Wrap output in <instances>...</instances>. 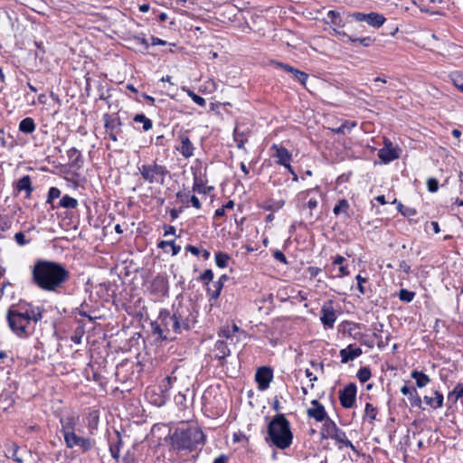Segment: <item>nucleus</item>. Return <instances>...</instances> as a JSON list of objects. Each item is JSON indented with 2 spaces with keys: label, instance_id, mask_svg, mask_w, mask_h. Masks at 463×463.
<instances>
[{
  "label": "nucleus",
  "instance_id": "393cba45",
  "mask_svg": "<svg viewBox=\"0 0 463 463\" xmlns=\"http://www.w3.org/2000/svg\"><path fill=\"white\" fill-rule=\"evenodd\" d=\"M338 429L339 428L335 422L328 417L323 421L322 435L323 437L331 438L338 430Z\"/></svg>",
  "mask_w": 463,
  "mask_h": 463
},
{
  "label": "nucleus",
  "instance_id": "338daca9",
  "mask_svg": "<svg viewBox=\"0 0 463 463\" xmlns=\"http://www.w3.org/2000/svg\"><path fill=\"white\" fill-rule=\"evenodd\" d=\"M185 250L191 252L193 255L195 256H198L201 253L199 248L190 244L185 246Z\"/></svg>",
  "mask_w": 463,
  "mask_h": 463
},
{
  "label": "nucleus",
  "instance_id": "9b49d317",
  "mask_svg": "<svg viewBox=\"0 0 463 463\" xmlns=\"http://www.w3.org/2000/svg\"><path fill=\"white\" fill-rule=\"evenodd\" d=\"M158 321L162 323L168 335L175 336L176 334L181 333L175 320H174V315L169 310H161L158 316Z\"/></svg>",
  "mask_w": 463,
  "mask_h": 463
},
{
  "label": "nucleus",
  "instance_id": "a211bd4d",
  "mask_svg": "<svg viewBox=\"0 0 463 463\" xmlns=\"http://www.w3.org/2000/svg\"><path fill=\"white\" fill-rule=\"evenodd\" d=\"M151 292L156 297H164L168 292V281L162 275L156 276L151 282Z\"/></svg>",
  "mask_w": 463,
  "mask_h": 463
},
{
  "label": "nucleus",
  "instance_id": "f8f14e48",
  "mask_svg": "<svg viewBox=\"0 0 463 463\" xmlns=\"http://www.w3.org/2000/svg\"><path fill=\"white\" fill-rule=\"evenodd\" d=\"M335 310L333 307V302H326L321 307L320 321L325 328H333L336 320Z\"/></svg>",
  "mask_w": 463,
  "mask_h": 463
},
{
  "label": "nucleus",
  "instance_id": "a878e982",
  "mask_svg": "<svg viewBox=\"0 0 463 463\" xmlns=\"http://www.w3.org/2000/svg\"><path fill=\"white\" fill-rule=\"evenodd\" d=\"M121 447H122V439H121L119 433L117 431L116 432V440L115 441L111 440L109 442V451H110L111 457L113 458H115L116 460H118V458H119Z\"/></svg>",
  "mask_w": 463,
  "mask_h": 463
},
{
  "label": "nucleus",
  "instance_id": "0eeeda50",
  "mask_svg": "<svg viewBox=\"0 0 463 463\" xmlns=\"http://www.w3.org/2000/svg\"><path fill=\"white\" fill-rule=\"evenodd\" d=\"M172 380L171 376H167L165 379V383H163L159 387L146 390V395L152 404L161 407L166 403L169 398L168 391L171 388Z\"/></svg>",
  "mask_w": 463,
  "mask_h": 463
},
{
  "label": "nucleus",
  "instance_id": "9d476101",
  "mask_svg": "<svg viewBox=\"0 0 463 463\" xmlns=\"http://www.w3.org/2000/svg\"><path fill=\"white\" fill-rule=\"evenodd\" d=\"M356 398V385L350 383L339 391V400L341 405L345 409L353 408Z\"/></svg>",
  "mask_w": 463,
  "mask_h": 463
},
{
  "label": "nucleus",
  "instance_id": "c03bdc74",
  "mask_svg": "<svg viewBox=\"0 0 463 463\" xmlns=\"http://www.w3.org/2000/svg\"><path fill=\"white\" fill-rule=\"evenodd\" d=\"M18 450L19 447L16 444H12V446L7 449L8 457L17 463H23V458L18 456Z\"/></svg>",
  "mask_w": 463,
  "mask_h": 463
},
{
  "label": "nucleus",
  "instance_id": "6ab92c4d",
  "mask_svg": "<svg viewBox=\"0 0 463 463\" xmlns=\"http://www.w3.org/2000/svg\"><path fill=\"white\" fill-rule=\"evenodd\" d=\"M178 139L180 141V145L176 147V149L184 158L192 157L194 156L195 147L191 142L189 137L185 133H182L178 136Z\"/></svg>",
  "mask_w": 463,
  "mask_h": 463
},
{
  "label": "nucleus",
  "instance_id": "e2e57ef3",
  "mask_svg": "<svg viewBox=\"0 0 463 463\" xmlns=\"http://www.w3.org/2000/svg\"><path fill=\"white\" fill-rule=\"evenodd\" d=\"M194 191H196L198 193H205L202 180L197 178L196 176L194 177Z\"/></svg>",
  "mask_w": 463,
  "mask_h": 463
},
{
  "label": "nucleus",
  "instance_id": "8fccbe9b",
  "mask_svg": "<svg viewBox=\"0 0 463 463\" xmlns=\"http://www.w3.org/2000/svg\"><path fill=\"white\" fill-rule=\"evenodd\" d=\"M355 126H356L355 121H345L339 128H337L335 131L338 134H345V130L350 131Z\"/></svg>",
  "mask_w": 463,
  "mask_h": 463
},
{
  "label": "nucleus",
  "instance_id": "69168bd1",
  "mask_svg": "<svg viewBox=\"0 0 463 463\" xmlns=\"http://www.w3.org/2000/svg\"><path fill=\"white\" fill-rule=\"evenodd\" d=\"M366 14H367L355 12V13H353L351 14V16L358 22H364V21L366 22Z\"/></svg>",
  "mask_w": 463,
  "mask_h": 463
},
{
  "label": "nucleus",
  "instance_id": "7ed1b4c3",
  "mask_svg": "<svg viewBox=\"0 0 463 463\" xmlns=\"http://www.w3.org/2000/svg\"><path fill=\"white\" fill-rule=\"evenodd\" d=\"M8 326L12 332L20 338H27L33 332V326L30 325L27 311H24V306L18 307H12L6 314Z\"/></svg>",
  "mask_w": 463,
  "mask_h": 463
},
{
  "label": "nucleus",
  "instance_id": "20e7f679",
  "mask_svg": "<svg viewBox=\"0 0 463 463\" xmlns=\"http://www.w3.org/2000/svg\"><path fill=\"white\" fill-rule=\"evenodd\" d=\"M137 169L144 182L151 185H164L166 176L169 175L166 166L159 165L156 161L138 165Z\"/></svg>",
  "mask_w": 463,
  "mask_h": 463
},
{
  "label": "nucleus",
  "instance_id": "412c9836",
  "mask_svg": "<svg viewBox=\"0 0 463 463\" xmlns=\"http://www.w3.org/2000/svg\"><path fill=\"white\" fill-rule=\"evenodd\" d=\"M121 121L118 118H112L111 116H105V129L106 133H117L119 134L121 132Z\"/></svg>",
  "mask_w": 463,
  "mask_h": 463
},
{
  "label": "nucleus",
  "instance_id": "5701e85b",
  "mask_svg": "<svg viewBox=\"0 0 463 463\" xmlns=\"http://www.w3.org/2000/svg\"><path fill=\"white\" fill-rule=\"evenodd\" d=\"M433 393L435 395L434 398L425 395L423 401L432 409L441 408L444 401L443 394L439 391H434Z\"/></svg>",
  "mask_w": 463,
  "mask_h": 463
},
{
  "label": "nucleus",
  "instance_id": "3c124183",
  "mask_svg": "<svg viewBox=\"0 0 463 463\" xmlns=\"http://www.w3.org/2000/svg\"><path fill=\"white\" fill-rule=\"evenodd\" d=\"M409 399L411 401V406L421 408L422 400L419 396L416 389H413V392H411V395L409 396Z\"/></svg>",
  "mask_w": 463,
  "mask_h": 463
},
{
  "label": "nucleus",
  "instance_id": "603ef678",
  "mask_svg": "<svg viewBox=\"0 0 463 463\" xmlns=\"http://www.w3.org/2000/svg\"><path fill=\"white\" fill-rule=\"evenodd\" d=\"M292 74L294 78L298 80L303 86L306 85L308 79V75L306 72L296 69Z\"/></svg>",
  "mask_w": 463,
  "mask_h": 463
},
{
  "label": "nucleus",
  "instance_id": "6e6552de",
  "mask_svg": "<svg viewBox=\"0 0 463 463\" xmlns=\"http://www.w3.org/2000/svg\"><path fill=\"white\" fill-rule=\"evenodd\" d=\"M63 439L66 448L73 449L78 447L82 453L90 451L95 443L94 440L90 438L77 435L76 431L63 436Z\"/></svg>",
  "mask_w": 463,
  "mask_h": 463
},
{
  "label": "nucleus",
  "instance_id": "473e14b6",
  "mask_svg": "<svg viewBox=\"0 0 463 463\" xmlns=\"http://www.w3.org/2000/svg\"><path fill=\"white\" fill-rule=\"evenodd\" d=\"M35 123L32 118H25L19 123V130L24 134H31L35 130Z\"/></svg>",
  "mask_w": 463,
  "mask_h": 463
},
{
  "label": "nucleus",
  "instance_id": "aec40b11",
  "mask_svg": "<svg viewBox=\"0 0 463 463\" xmlns=\"http://www.w3.org/2000/svg\"><path fill=\"white\" fill-rule=\"evenodd\" d=\"M362 354V349L360 347H354L353 345H349L347 347L341 349L339 352L342 364H346L350 361H354Z\"/></svg>",
  "mask_w": 463,
  "mask_h": 463
},
{
  "label": "nucleus",
  "instance_id": "79ce46f5",
  "mask_svg": "<svg viewBox=\"0 0 463 463\" xmlns=\"http://www.w3.org/2000/svg\"><path fill=\"white\" fill-rule=\"evenodd\" d=\"M166 246H171L172 255H177L181 250V246L175 245L174 241H162L158 243V248L165 249Z\"/></svg>",
  "mask_w": 463,
  "mask_h": 463
},
{
  "label": "nucleus",
  "instance_id": "39448f33",
  "mask_svg": "<svg viewBox=\"0 0 463 463\" xmlns=\"http://www.w3.org/2000/svg\"><path fill=\"white\" fill-rule=\"evenodd\" d=\"M172 314L181 332L183 330H189L195 323L194 307L191 304H185L182 301L174 303L172 306Z\"/></svg>",
  "mask_w": 463,
  "mask_h": 463
},
{
  "label": "nucleus",
  "instance_id": "2f4dec72",
  "mask_svg": "<svg viewBox=\"0 0 463 463\" xmlns=\"http://www.w3.org/2000/svg\"><path fill=\"white\" fill-rule=\"evenodd\" d=\"M350 204L346 199H341L338 203L334 207L333 213L335 215L344 214L345 217H350L348 213Z\"/></svg>",
  "mask_w": 463,
  "mask_h": 463
},
{
  "label": "nucleus",
  "instance_id": "f03ea898",
  "mask_svg": "<svg viewBox=\"0 0 463 463\" xmlns=\"http://www.w3.org/2000/svg\"><path fill=\"white\" fill-rule=\"evenodd\" d=\"M274 446L279 449H286L292 444L293 434L290 423L284 414H277L268 425V437Z\"/></svg>",
  "mask_w": 463,
  "mask_h": 463
},
{
  "label": "nucleus",
  "instance_id": "0e129e2a",
  "mask_svg": "<svg viewBox=\"0 0 463 463\" xmlns=\"http://www.w3.org/2000/svg\"><path fill=\"white\" fill-rule=\"evenodd\" d=\"M274 64L276 65V67L281 68L282 70H284L285 71L289 72V73H293L296 70L292 66L286 64V63L275 62Z\"/></svg>",
  "mask_w": 463,
  "mask_h": 463
},
{
  "label": "nucleus",
  "instance_id": "e433bc0d",
  "mask_svg": "<svg viewBox=\"0 0 463 463\" xmlns=\"http://www.w3.org/2000/svg\"><path fill=\"white\" fill-rule=\"evenodd\" d=\"M133 120L137 123H142L144 131H148L149 129L152 128V120L146 118L144 114H137L134 117Z\"/></svg>",
  "mask_w": 463,
  "mask_h": 463
},
{
  "label": "nucleus",
  "instance_id": "cd10ccee",
  "mask_svg": "<svg viewBox=\"0 0 463 463\" xmlns=\"http://www.w3.org/2000/svg\"><path fill=\"white\" fill-rule=\"evenodd\" d=\"M154 335H157L162 340H173L175 335H168L161 322L157 321L151 324Z\"/></svg>",
  "mask_w": 463,
  "mask_h": 463
},
{
  "label": "nucleus",
  "instance_id": "4c0bfd02",
  "mask_svg": "<svg viewBox=\"0 0 463 463\" xmlns=\"http://www.w3.org/2000/svg\"><path fill=\"white\" fill-rule=\"evenodd\" d=\"M231 260L230 255L224 252H217L215 253V262L219 268H226Z\"/></svg>",
  "mask_w": 463,
  "mask_h": 463
},
{
  "label": "nucleus",
  "instance_id": "680f3d73",
  "mask_svg": "<svg viewBox=\"0 0 463 463\" xmlns=\"http://www.w3.org/2000/svg\"><path fill=\"white\" fill-rule=\"evenodd\" d=\"M356 280H357V288H358V290L361 294H364L365 293V288L364 287V283L366 282V279L365 278H363L361 275H357L355 277Z\"/></svg>",
  "mask_w": 463,
  "mask_h": 463
},
{
  "label": "nucleus",
  "instance_id": "c9c22d12",
  "mask_svg": "<svg viewBox=\"0 0 463 463\" xmlns=\"http://www.w3.org/2000/svg\"><path fill=\"white\" fill-rule=\"evenodd\" d=\"M59 205L66 209H74L78 205V201L75 198L66 194L61 197V199L59 202Z\"/></svg>",
  "mask_w": 463,
  "mask_h": 463
},
{
  "label": "nucleus",
  "instance_id": "1a4fd4ad",
  "mask_svg": "<svg viewBox=\"0 0 463 463\" xmlns=\"http://www.w3.org/2000/svg\"><path fill=\"white\" fill-rule=\"evenodd\" d=\"M314 192H320L319 186H316L315 188L307 189L305 191L299 192L297 195L298 208L300 211H304L307 208L309 209L310 217H312V211L316 209L318 205V200L315 197H311L307 201L309 194Z\"/></svg>",
  "mask_w": 463,
  "mask_h": 463
},
{
  "label": "nucleus",
  "instance_id": "6e6d98bb",
  "mask_svg": "<svg viewBox=\"0 0 463 463\" xmlns=\"http://www.w3.org/2000/svg\"><path fill=\"white\" fill-rule=\"evenodd\" d=\"M327 17L331 20V23L335 25H339L341 23L340 14L336 11H329L327 14Z\"/></svg>",
  "mask_w": 463,
  "mask_h": 463
},
{
  "label": "nucleus",
  "instance_id": "f3484780",
  "mask_svg": "<svg viewBox=\"0 0 463 463\" xmlns=\"http://www.w3.org/2000/svg\"><path fill=\"white\" fill-rule=\"evenodd\" d=\"M79 417L72 414L64 415L60 418L61 432L62 436L76 431Z\"/></svg>",
  "mask_w": 463,
  "mask_h": 463
},
{
  "label": "nucleus",
  "instance_id": "09e8293b",
  "mask_svg": "<svg viewBox=\"0 0 463 463\" xmlns=\"http://www.w3.org/2000/svg\"><path fill=\"white\" fill-rule=\"evenodd\" d=\"M365 416L370 419V420H373L376 419L377 409L371 403L367 402L365 404L364 409Z\"/></svg>",
  "mask_w": 463,
  "mask_h": 463
},
{
  "label": "nucleus",
  "instance_id": "b1692460",
  "mask_svg": "<svg viewBox=\"0 0 463 463\" xmlns=\"http://www.w3.org/2000/svg\"><path fill=\"white\" fill-rule=\"evenodd\" d=\"M215 356L219 360H224L231 354V351L228 347V343L223 340H218L215 344Z\"/></svg>",
  "mask_w": 463,
  "mask_h": 463
},
{
  "label": "nucleus",
  "instance_id": "c85d7f7f",
  "mask_svg": "<svg viewBox=\"0 0 463 463\" xmlns=\"http://www.w3.org/2000/svg\"><path fill=\"white\" fill-rule=\"evenodd\" d=\"M68 157L71 161V165L74 167L80 168L82 165V156L80 151L77 148L72 147L67 152Z\"/></svg>",
  "mask_w": 463,
  "mask_h": 463
},
{
  "label": "nucleus",
  "instance_id": "f704fd0d",
  "mask_svg": "<svg viewBox=\"0 0 463 463\" xmlns=\"http://www.w3.org/2000/svg\"><path fill=\"white\" fill-rule=\"evenodd\" d=\"M223 288V284L221 281L213 282L212 286L207 288L208 295L211 298H218L221 291Z\"/></svg>",
  "mask_w": 463,
  "mask_h": 463
},
{
  "label": "nucleus",
  "instance_id": "4be33fe9",
  "mask_svg": "<svg viewBox=\"0 0 463 463\" xmlns=\"http://www.w3.org/2000/svg\"><path fill=\"white\" fill-rule=\"evenodd\" d=\"M15 189L18 192L24 191L26 193V197H30L32 192L33 191L30 176L24 175L22 178H20L15 184Z\"/></svg>",
  "mask_w": 463,
  "mask_h": 463
},
{
  "label": "nucleus",
  "instance_id": "4468645a",
  "mask_svg": "<svg viewBox=\"0 0 463 463\" xmlns=\"http://www.w3.org/2000/svg\"><path fill=\"white\" fill-rule=\"evenodd\" d=\"M379 158L385 164L399 158V149L394 147L390 140L384 141V146L378 151Z\"/></svg>",
  "mask_w": 463,
  "mask_h": 463
},
{
  "label": "nucleus",
  "instance_id": "2eb2a0df",
  "mask_svg": "<svg viewBox=\"0 0 463 463\" xmlns=\"http://www.w3.org/2000/svg\"><path fill=\"white\" fill-rule=\"evenodd\" d=\"M273 378L272 370L269 367H261L257 370L255 374L256 382L258 383L259 390L265 391L269 388L270 382Z\"/></svg>",
  "mask_w": 463,
  "mask_h": 463
},
{
  "label": "nucleus",
  "instance_id": "58836bf2",
  "mask_svg": "<svg viewBox=\"0 0 463 463\" xmlns=\"http://www.w3.org/2000/svg\"><path fill=\"white\" fill-rule=\"evenodd\" d=\"M460 398H463V383H458L448 394V399H452L454 402H456Z\"/></svg>",
  "mask_w": 463,
  "mask_h": 463
},
{
  "label": "nucleus",
  "instance_id": "37998d69",
  "mask_svg": "<svg viewBox=\"0 0 463 463\" xmlns=\"http://www.w3.org/2000/svg\"><path fill=\"white\" fill-rule=\"evenodd\" d=\"M183 90L186 91L187 95L194 100V103L201 107H205L206 100L203 97L195 94L193 90L189 89L183 88Z\"/></svg>",
  "mask_w": 463,
  "mask_h": 463
},
{
  "label": "nucleus",
  "instance_id": "bf43d9fd",
  "mask_svg": "<svg viewBox=\"0 0 463 463\" xmlns=\"http://www.w3.org/2000/svg\"><path fill=\"white\" fill-rule=\"evenodd\" d=\"M132 41L137 44V45H140L143 47V49L145 51L148 50L149 48V44L147 43V41L144 38V37H141V36H134Z\"/></svg>",
  "mask_w": 463,
  "mask_h": 463
},
{
  "label": "nucleus",
  "instance_id": "774afa93",
  "mask_svg": "<svg viewBox=\"0 0 463 463\" xmlns=\"http://www.w3.org/2000/svg\"><path fill=\"white\" fill-rule=\"evenodd\" d=\"M273 256L277 260L282 263H287L286 256L280 250H276Z\"/></svg>",
  "mask_w": 463,
  "mask_h": 463
},
{
  "label": "nucleus",
  "instance_id": "f257e3e1",
  "mask_svg": "<svg viewBox=\"0 0 463 463\" xmlns=\"http://www.w3.org/2000/svg\"><path fill=\"white\" fill-rule=\"evenodd\" d=\"M69 278V271L54 261L39 260L32 269L33 284L43 291L57 292Z\"/></svg>",
  "mask_w": 463,
  "mask_h": 463
},
{
  "label": "nucleus",
  "instance_id": "bb28decb",
  "mask_svg": "<svg viewBox=\"0 0 463 463\" xmlns=\"http://www.w3.org/2000/svg\"><path fill=\"white\" fill-rule=\"evenodd\" d=\"M384 22L385 18L383 14L373 12L366 14V23L373 27L379 28Z\"/></svg>",
  "mask_w": 463,
  "mask_h": 463
},
{
  "label": "nucleus",
  "instance_id": "7c9ffc66",
  "mask_svg": "<svg viewBox=\"0 0 463 463\" xmlns=\"http://www.w3.org/2000/svg\"><path fill=\"white\" fill-rule=\"evenodd\" d=\"M411 376L416 381V385L419 388L425 387L430 382V379L427 374L417 370H413Z\"/></svg>",
  "mask_w": 463,
  "mask_h": 463
},
{
  "label": "nucleus",
  "instance_id": "864d4df0",
  "mask_svg": "<svg viewBox=\"0 0 463 463\" xmlns=\"http://www.w3.org/2000/svg\"><path fill=\"white\" fill-rule=\"evenodd\" d=\"M61 195V191L57 187H51L48 192L47 203H51L54 199Z\"/></svg>",
  "mask_w": 463,
  "mask_h": 463
},
{
  "label": "nucleus",
  "instance_id": "49530a36",
  "mask_svg": "<svg viewBox=\"0 0 463 463\" xmlns=\"http://www.w3.org/2000/svg\"><path fill=\"white\" fill-rule=\"evenodd\" d=\"M175 402L180 408V410H185L188 408L186 396L182 392H178L175 396Z\"/></svg>",
  "mask_w": 463,
  "mask_h": 463
},
{
  "label": "nucleus",
  "instance_id": "5fc2aeb1",
  "mask_svg": "<svg viewBox=\"0 0 463 463\" xmlns=\"http://www.w3.org/2000/svg\"><path fill=\"white\" fill-rule=\"evenodd\" d=\"M213 279V272L212 269H206L203 274H201L199 279L208 285Z\"/></svg>",
  "mask_w": 463,
  "mask_h": 463
},
{
  "label": "nucleus",
  "instance_id": "a18cd8bd",
  "mask_svg": "<svg viewBox=\"0 0 463 463\" xmlns=\"http://www.w3.org/2000/svg\"><path fill=\"white\" fill-rule=\"evenodd\" d=\"M371 371L368 367H361L357 372V378L363 383H366L371 378Z\"/></svg>",
  "mask_w": 463,
  "mask_h": 463
},
{
  "label": "nucleus",
  "instance_id": "ddd939ff",
  "mask_svg": "<svg viewBox=\"0 0 463 463\" xmlns=\"http://www.w3.org/2000/svg\"><path fill=\"white\" fill-rule=\"evenodd\" d=\"M274 151L273 157L275 158L276 164L283 165L286 168H289L291 161L290 152L284 146L273 144L270 147Z\"/></svg>",
  "mask_w": 463,
  "mask_h": 463
},
{
  "label": "nucleus",
  "instance_id": "c756f323",
  "mask_svg": "<svg viewBox=\"0 0 463 463\" xmlns=\"http://www.w3.org/2000/svg\"><path fill=\"white\" fill-rule=\"evenodd\" d=\"M331 439H335L336 442L342 443L345 447L350 448L353 451L356 452V449L354 444L347 439L345 432L341 429L331 437Z\"/></svg>",
  "mask_w": 463,
  "mask_h": 463
},
{
  "label": "nucleus",
  "instance_id": "de8ad7c7",
  "mask_svg": "<svg viewBox=\"0 0 463 463\" xmlns=\"http://www.w3.org/2000/svg\"><path fill=\"white\" fill-rule=\"evenodd\" d=\"M414 296H415V293L412 292V291H409L407 289H401L400 292H399V298L402 300V301H404V302H407V303H410L413 300L414 298Z\"/></svg>",
  "mask_w": 463,
  "mask_h": 463
},
{
  "label": "nucleus",
  "instance_id": "4d7b16f0",
  "mask_svg": "<svg viewBox=\"0 0 463 463\" xmlns=\"http://www.w3.org/2000/svg\"><path fill=\"white\" fill-rule=\"evenodd\" d=\"M427 187L428 191L430 193H435L439 189V182L436 178L430 177L427 180Z\"/></svg>",
  "mask_w": 463,
  "mask_h": 463
},
{
  "label": "nucleus",
  "instance_id": "423d86ee",
  "mask_svg": "<svg viewBox=\"0 0 463 463\" xmlns=\"http://www.w3.org/2000/svg\"><path fill=\"white\" fill-rule=\"evenodd\" d=\"M203 437L201 430L187 429L176 432L174 436V442L178 449L194 450L198 444L203 443Z\"/></svg>",
  "mask_w": 463,
  "mask_h": 463
},
{
  "label": "nucleus",
  "instance_id": "dca6fc26",
  "mask_svg": "<svg viewBox=\"0 0 463 463\" xmlns=\"http://www.w3.org/2000/svg\"><path fill=\"white\" fill-rule=\"evenodd\" d=\"M312 408L307 410V415L308 418H312L318 422H323L328 418L326 409L317 400L311 401Z\"/></svg>",
  "mask_w": 463,
  "mask_h": 463
},
{
  "label": "nucleus",
  "instance_id": "052dcab7",
  "mask_svg": "<svg viewBox=\"0 0 463 463\" xmlns=\"http://www.w3.org/2000/svg\"><path fill=\"white\" fill-rule=\"evenodd\" d=\"M219 336H222V337L226 338L227 340L231 339L232 341L233 334L232 333L230 326H223V327H222V329L219 333Z\"/></svg>",
  "mask_w": 463,
  "mask_h": 463
},
{
  "label": "nucleus",
  "instance_id": "72a5a7b5",
  "mask_svg": "<svg viewBox=\"0 0 463 463\" xmlns=\"http://www.w3.org/2000/svg\"><path fill=\"white\" fill-rule=\"evenodd\" d=\"M24 311H27L29 316V322L32 325V322L37 323L42 319V313L38 309H34L31 305L24 306Z\"/></svg>",
  "mask_w": 463,
  "mask_h": 463
},
{
  "label": "nucleus",
  "instance_id": "a19ab883",
  "mask_svg": "<svg viewBox=\"0 0 463 463\" xmlns=\"http://www.w3.org/2000/svg\"><path fill=\"white\" fill-rule=\"evenodd\" d=\"M451 80L454 84V86L458 90H460L461 92H463V72L461 71H456V72H453L451 75Z\"/></svg>",
  "mask_w": 463,
  "mask_h": 463
},
{
  "label": "nucleus",
  "instance_id": "13d9d810",
  "mask_svg": "<svg viewBox=\"0 0 463 463\" xmlns=\"http://www.w3.org/2000/svg\"><path fill=\"white\" fill-rule=\"evenodd\" d=\"M14 240L19 246H24L30 241L25 239V235L22 232H16L14 234Z\"/></svg>",
  "mask_w": 463,
  "mask_h": 463
},
{
  "label": "nucleus",
  "instance_id": "ea45409f",
  "mask_svg": "<svg viewBox=\"0 0 463 463\" xmlns=\"http://www.w3.org/2000/svg\"><path fill=\"white\" fill-rule=\"evenodd\" d=\"M233 137L234 141L237 144V147L240 149L244 148V143L247 141V138L245 137V135L243 132L240 131L238 128H235L233 132Z\"/></svg>",
  "mask_w": 463,
  "mask_h": 463
}]
</instances>
